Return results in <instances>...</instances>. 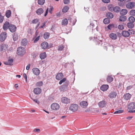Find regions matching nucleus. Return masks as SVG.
<instances>
[{"label":"nucleus","mask_w":135,"mask_h":135,"mask_svg":"<svg viewBox=\"0 0 135 135\" xmlns=\"http://www.w3.org/2000/svg\"><path fill=\"white\" fill-rule=\"evenodd\" d=\"M30 66V64H29L26 67V69L27 70H29Z\"/></svg>","instance_id":"680f3d73"},{"label":"nucleus","mask_w":135,"mask_h":135,"mask_svg":"<svg viewBox=\"0 0 135 135\" xmlns=\"http://www.w3.org/2000/svg\"><path fill=\"white\" fill-rule=\"evenodd\" d=\"M132 96L129 93H126L123 96V97L124 99L128 100H129Z\"/></svg>","instance_id":"ddd939ff"},{"label":"nucleus","mask_w":135,"mask_h":135,"mask_svg":"<svg viewBox=\"0 0 135 135\" xmlns=\"http://www.w3.org/2000/svg\"><path fill=\"white\" fill-rule=\"evenodd\" d=\"M120 10V7L118 6H115L114 7L113 11H114L115 12H118Z\"/></svg>","instance_id":"473e14b6"},{"label":"nucleus","mask_w":135,"mask_h":135,"mask_svg":"<svg viewBox=\"0 0 135 135\" xmlns=\"http://www.w3.org/2000/svg\"><path fill=\"white\" fill-rule=\"evenodd\" d=\"M12 36L13 39L14 41H16L18 40V36L16 33H14Z\"/></svg>","instance_id":"72a5a7b5"},{"label":"nucleus","mask_w":135,"mask_h":135,"mask_svg":"<svg viewBox=\"0 0 135 135\" xmlns=\"http://www.w3.org/2000/svg\"><path fill=\"white\" fill-rule=\"evenodd\" d=\"M39 20L38 19H35L33 20L32 21V23L33 24H36L38 22Z\"/></svg>","instance_id":"de8ad7c7"},{"label":"nucleus","mask_w":135,"mask_h":135,"mask_svg":"<svg viewBox=\"0 0 135 135\" xmlns=\"http://www.w3.org/2000/svg\"><path fill=\"white\" fill-rule=\"evenodd\" d=\"M135 6V3L134 2H131L126 4V7L129 9H132Z\"/></svg>","instance_id":"423d86ee"},{"label":"nucleus","mask_w":135,"mask_h":135,"mask_svg":"<svg viewBox=\"0 0 135 135\" xmlns=\"http://www.w3.org/2000/svg\"><path fill=\"white\" fill-rule=\"evenodd\" d=\"M64 75L62 73H58L56 76V78L57 80H60L63 77Z\"/></svg>","instance_id":"6ab92c4d"},{"label":"nucleus","mask_w":135,"mask_h":135,"mask_svg":"<svg viewBox=\"0 0 135 135\" xmlns=\"http://www.w3.org/2000/svg\"><path fill=\"white\" fill-rule=\"evenodd\" d=\"M128 108L130 110H133L135 109V103L131 102L129 103L128 106Z\"/></svg>","instance_id":"f8f14e48"},{"label":"nucleus","mask_w":135,"mask_h":135,"mask_svg":"<svg viewBox=\"0 0 135 135\" xmlns=\"http://www.w3.org/2000/svg\"><path fill=\"white\" fill-rule=\"evenodd\" d=\"M114 7L113 5L111 4H110L108 5V8L109 10L111 12H113Z\"/></svg>","instance_id":"c9c22d12"},{"label":"nucleus","mask_w":135,"mask_h":135,"mask_svg":"<svg viewBox=\"0 0 135 135\" xmlns=\"http://www.w3.org/2000/svg\"><path fill=\"white\" fill-rule=\"evenodd\" d=\"M11 11L10 10H7L6 13V16L8 18L11 16Z\"/></svg>","instance_id":"e433bc0d"},{"label":"nucleus","mask_w":135,"mask_h":135,"mask_svg":"<svg viewBox=\"0 0 135 135\" xmlns=\"http://www.w3.org/2000/svg\"><path fill=\"white\" fill-rule=\"evenodd\" d=\"M106 16L108 18H112L114 17L113 14L110 12H108L106 13Z\"/></svg>","instance_id":"b1692460"},{"label":"nucleus","mask_w":135,"mask_h":135,"mask_svg":"<svg viewBox=\"0 0 135 135\" xmlns=\"http://www.w3.org/2000/svg\"><path fill=\"white\" fill-rule=\"evenodd\" d=\"M8 48V46L7 45L4 44H3L2 45L1 47V49L2 51L6 50Z\"/></svg>","instance_id":"f704fd0d"},{"label":"nucleus","mask_w":135,"mask_h":135,"mask_svg":"<svg viewBox=\"0 0 135 135\" xmlns=\"http://www.w3.org/2000/svg\"><path fill=\"white\" fill-rule=\"evenodd\" d=\"M41 48L43 49H45L47 48L49 49L51 47L50 46L48 45V43L46 42H44L41 44Z\"/></svg>","instance_id":"39448f33"},{"label":"nucleus","mask_w":135,"mask_h":135,"mask_svg":"<svg viewBox=\"0 0 135 135\" xmlns=\"http://www.w3.org/2000/svg\"><path fill=\"white\" fill-rule=\"evenodd\" d=\"M68 23V21L66 19L63 20L62 21V24L64 25H66Z\"/></svg>","instance_id":"a19ab883"},{"label":"nucleus","mask_w":135,"mask_h":135,"mask_svg":"<svg viewBox=\"0 0 135 135\" xmlns=\"http://www.w3.org/2000/svg\"><path fill=\"white\" fill-rule=\"evenodd\" d=\"M43 84V83L42 82V81H40L37 82L36 83V85L37 86H41Z\"/></svg>","instance_id":"3c124183"},{"label":"nucleus","mask_w":135,"mask_h":135,"mask_svg":"<svg viewBox=\"0 0 135 135\" xmlns=\"http://www.w3.org/2000/svg\"><path fill=\"white\" fill-rule=\"evenodd\" d=\"M41 91V89L39 88H36L34 89L33 92L35 94H40Z\"/></svg>","instance_id":"a211bd4d"},{"label":"nucleus","mask_w":135,"mask_h":135,"mask_svg":"<svg viewBox=\"0 0 135 135\" xmlns=\"http://www.w3.org/2000/svg\"><path fill=\"white\" fill-rule=\"evenodd\" d=\"M127 19V17L124 15H122L119 17V21H124Z\"/></svg>","instance_id":"393cba45"},{"label":"nucleus","mask_w":135,"mask_h":135,"mask_svg":"<svg viewBox=\"0 0 135 135\" xmlns=\"http://www.w3.org/2000/svg\"><path fill=\"white\" fill-rule=\"evenodd\" d=\"M80 105L82 107L84 108L87 106L88 104L87 102L83 101L80 103Z\"/></svg>","instance_id":"aec40b11"},{"label":"nucleus","mask_w":135,"mask_h":135,"mask_svg":"<svg viewBox=\"0 0 135 135\" xmlns=\"http://www.w3.org/2000/svg\"><path fill=\"white\" fill-rule=\"evenodd\" d=\"M113 78L111 76L108 75L107 77V80L108 82L110 83L113 80Z\"/></svg>","instance_id":"bb28decb"},{"label":"nucleus","mask_w":135,"mask_h":135,"mask_svg":"<svg viewBox=\"0 0 135 135\" xmlns=\"http://www.w3.org/2000/svg\"><path fill=\"white\" fill-rule=\"evenodd\" d=\"M7 37V33L6 32L2 33L0 35V40L2 42L5 40Z\"/></svg>","instance_id":"9d476101"},{"label":"nucleus","mask_w":135,"mask_h":135,"mask_svg":"<svg viewBox=\"0 0 135 135\" xmlns=\"http://www.w3.org/2000/svg\"><path fill=\"white\" fill-rule=\"evenodd\" d=\"M135 21V18L133 16H131L128 18V21L130 22L134 23Z\"/></svg>","instance_id":"cd10ccee"},{"label":"nucleus","mask_w":135,"mask_h":135,"mask_svg":"<svg viewBox=\"0 0 135 135\" xmlns=\"http://www.w3.org/2000/svg\"><path fill=\"white\" fill-rule=\"evenodd\" d=\"M128 31H129V32L130 34V35H133L135 34V31L133 29H129L128 30Z\"/></svg>","instance_id":"ea45409f"},{"label":"nucleus","mask_w":135,"mask_h":135,"mask_svg":"<svg viewBox=\"0 0 135 135\" xmlns=\"http://www.w3.org/2000/svg\"><path fill=\"white\" fill-rule=\"evenodd\" d=\"M129 14L132 16H135V10L132 9L129 12Z\"/></svg>","instance_id":"79ce46f5"},{"label":"nucleus","mask_w":135,"mask_h":135,"mask_svg":"<svg viewBox=\"0 0 135 135\" xmlns=\"http://www.w3.org/2000/svg\"><path fill=\"white\" fill-rule=\"evenodd\" d=\"M117 95V93L116 91H112L109 94L108 97L110 99L115 98Z\"/></svg>","instance_id":"20e7f679"},{"label":"nucleus","mask_w":135,"mask_h":135,"mask_svg":"<svg viewBox=\"0 0 135 135\" xmlns=\"http://www.w3.org/2000/svg\"><path fill=\"white\" fill-rule=\"evenodd\" d=\"M31 99H32L36 103L39 104V102L36 99H33L32 98H31Z\"/></svg>","instance_id":"052dcab7"},{"label":"nucleus","mask_w":135,"mask_h":135,"mask_svg":"<svg viewBox=\"0 0 135 135\" xmlns=\"http://www.w3.org/2000/svg\"><path fill=\"white\" fill-rule=\"evenodd\" d=\"M128 113H135V110H129L128 111Z\"/></svg>","instance_id":"338daca9"},{"label":"nucleus","mask_w":135,"mask_h":135,"mask_svg":"<svg viewBox=\"0 0 135 135\" xmlns=\"http://www.w3.org/2000/svg\"><path fill=\"white\" fill-rule=\"evenodd\" d=\"M114 26L113 24H109L107 28L109 30H111V28L114 27Z\"/></svg>","instance_id":"09e8293b"},{"label":"nucleus","mask_w":135,"mask_h":135,"mask_svg":"<svg viewBox=\"0 0 135 135\" xmlns=\"http://www.w3.org/2000/svg\"><path fill=\"white\" fill-rule=\"evenodd\" d=\"M23 76L24 78L26 80V81L27 79V76L25 73L23 74Z\"/></svg>","instance_id":"e2e57ef3"},{"label":"nucleus","mask_w":135,"mask_h":135,"mask_svg":"<svg viewBox=\"0 0 135 135\" xmlns=\"http://www.w3.org/2000/svg\"><path fill=\"white\" fill-rule=\"evenodd\" d=\"M61 102L64 104H68L70 102V100L65 97H63L61 99Z\"/></svg>","instance_id":"6e6552de"},{"label":"nucleus","mask_w":135,"mask_h":135,"mask_svg":"<svg viewBox=\"0 0 135 135\" xmlns=\"http://www.w3.org/2000/svg\"><path fill=\"white\" fill-rule=\"evenodd\" d=\"M44 11L42 8L38 9L36 11V13L38 15H40L44 12Z\"/></svg>","instance_id":"5701e85b"},{"label":"nucleus","mask_w":135,"mask_h":135,"mask_svg":"<svg viewBox=\"0 0 135 135\" xmlns=\"http://www.w3.org/2000/svg\"><path fill=\"white\" fill-rule=\"evenodd\" d=\"M40 57L41 59H43L46 57V54L45 52H44L40 54Z\"/></svg>","instance_id":"7c9ffc66"},{"label":"nucleus","mask_w":135,"mask_h":135,"mask_svg":"<svg viewBox=\"0 0 135 135\" xmlns=\"http://www.w3.org/2000/svg\"><path fill=\"white\" fill-rule=\"evenodd\" d=\"M48 10H49V8H47L46 10L45 13L44 14V16H45V17L46 16H47V15L48 12Z\"/></svg>","instance_id":"bf43d9fd"},{"label":"nucleus","mask_w":135,"mask_h":135,"mask_svg":"<svg viewBox=\"0 0 135 135\" xmlns=\"http://www.w3.org/2000/svg\"><path fill=\"white\" fill-rule=\"evenodd\" d=\"M128 113H135V110H129L128 111Z\"/></svg>","instance_id":"774afa93"},{"label":"nucleus","mask_w":135,"mask_h":135,"mask_svg":"<svg viewBox=\"0 0 135 135\" xmlns=\"http://www.w3.org/2000/svg\"><path fill=\"white\" fill-rule=\"evenodd\" d=\"M127 26L129 28L132 29L134 27V25L132 23L129 22L127 23Z\"/></svg>","instance_id":"c85d7f7f"},{"label":"nucleus","mask_w":135,"mask_h":135,"mask_svg":"<svg viewBox=\"0 0 135 135\" xmlns=\"http://www.w3.org/2000/svg\"><path fill=\"white\" fill-rule=\"evenodd\" d=\"M40 37V36H39L35 38L34 41V43H36L39 40Z\"/></svg>","instance_id":"864d4df0"},{"label":"nucleus","mask_w":135,"mask_h":135,"mask_svg":"<svg viewBox=\"0 0 135 135\" xmlns=\"http://www.w3.org/2000/svg\"><path fill=\"white\" fill-rule=\"evenodd\" d=\"M102 1L105 3H108L110 2V0H102Z\"/></svg>","instance_id":"13d9d810"},{"label":"nucleus","mask_w":135,"mask_h":135,"mask_svg":"<svg viewBox=\"0 0 135 135\" xmlns=\"http://www.w3.org/2000/svg\"><path fill=\"white\" fill-rule=\"evenodd\" d=\"M118 28L120 30H122L124 28V26L122 25H119L118 26Z\"/></svg>","instance_id":"8fccbe9b"},{"label":"nucleus","mask_w":135,"mask_h":135,"mask_svg":"<svg viewBox=\"0 0 135 135\" xmlns=\"http://www.w3.org/2000/svg\"><path fill=\"white\" fill-rule=\"evenodd\" d=\"M110 22V20L108 18H105L104 19L103 22L104 23L106 24H107L109 23Z\"/></svg>","instance_id":"58836bf2"},{"label":"nucleus","mask_w":135,"mask_h":135,"mask_svg":"<svg viewBox=\"0 0 135 135\" xmlns=\"http://www.w3.org/2000/svg\"><path fill=\"white\" fill-rule=\"evenodd\" d=\"M98 105L99 107L103 108L106 107L107 102L103 100L99 102L98 103Z\"/></svg>","instance_id":"1a4fd4ad"},{"label":"nucleus","mask_w":135,"mask_h":135,"mask_svg":"<svg viewBox=\"0 0 135 135\" xmlns=\"http://www.w3.org/2000/svg\"><path fill=\"white\" fill-rule=\"evenodd\" d=\"M25 50L24 48L22 47H18L17 49V53L20 56H22L25 53Z\"/></svg>","instance_id":"f03ea898"},{"label":"nucleus","mask_w":135,"mask_h":135,"mask_svg":"<svg viewBox=\"0 0 135 135\" xmlns=\"http://www.w3.org/2000/svg\"><path fill=\"white\" fill-rule=\"evenodd\" d=\"M53 9V7L52 6H50V8L49 10V12L50 14H52V11Z\"/></svg>","instance_id":"5fc2aeb1"},{"label":"nucleus","mask_w":135,"mask_h":135,"mask_svg":"<svg viewBox=\"0 0 135 135\" xmlns=\"http://www.w3.org/2000/svg\"><path fill=\"white\" fill-rule=\"evenodd\" d=\"M109 88L108 85H103L100 87V89L103 91H105L107 90Z\"/></svg>","instance_id":"f3484780"},{"label":"nucleus","mask_w":135,"mask_h":135,"mask_svg":"<svg viewBox=\"0 0 135 135\" xmlns=\"http://www.w3.org/2000/svg\"><path fill=\"white\" fill-rule=\"evenodd\" d=\"M66 78H64L60 81L59 84L60 85H61L65 81L66 82Z\"/></svg>","instance_id":"49530a36"},{"label":"nucleus","mask_w":135,"mask_h":135,"mask_svg":"<svg viewBox=\"0 0 135 135\" xmlns=\"http://www.w3.org/2000/svg\"><path fill=\"white\" fill-rule=\"evenodd\" d=\"M45 2V0H38V3L40 5H43Z\"/></svg>","instance_id":"37998d69"},{"label":"nucleus","mask_w":135,"mask_h":135,"mask_svg":"<svg viewBox=\"0 0 135 135\" xmlns=\"http://www.w3.org/2000/svg\"><path fill=\"white\" fill-rule=\"evenodd\" d=\"M27 43V40L26 38H24L23 39L21 42L22 45V46H25L26 45Z\"/></svg>","instance_id":"4c0bfd02"},{"label":"nucleus","mask_w":135,"mask_h":135,"mask_svg":"<svg viewBox=\"0 0 135 135\" xmlns=\"http://www.w3.org/2000/svg\"><path fill=\"white\" fill-rule=\"evenodd\" d=\"M33 74L36 75H38L40 73L39 70L37 68H34L32 69Z\"/></svg>","instance_id":"4468645a"},{"label":"nucleus","mask_w":135,"mask_h":135,"mask_svg":"<svg viewBox=\"0 0 135 135\" xmlns=\"http://www.w3.org/2000/svg\"><path fill=\"white\" fill-rule=\"evenodd\" d=\"M128 11L126 9H123L120 11V14L121 15H126Z\"/></svg>","instance_id":"a878e982"},{"label":"nucleus","mask_w":135,"mask_h":135,"mask_svg":"<svg viewBox=\"0 0 135 135\" xmlns=\"http://www.w3.org/2000/svg\"><path fill=\"white\" fill-rule=\"evenodd\" d=\"M51 107L52 110H56L59 109L60 106L58 104L56 103H54L51 105Z\"/></svg>","instance_id":"0eeeda50"},{"label":"nucleus","mask_w":135,"mask_h":135,"mask_svg":"<svg viewBox=\"0 0 135 135\" xmlns=\"http://www.w3.org/2000/svg\"><path fill=\"white\" fill-rule=\"evenodd\" d=\"M50 35V34L49 33L47 32H45L44 34V38L45 39H47L49 37Z\"/></svg>","instance_id":"c756f323"},{"label":"nucleus","mask_w":135,"mask_h":135,"mask_svg":"<svg viewBox=\"0 0 135 135\" xmlns=\"http://www.w3.org/2000/svg\"><path fill=\"white\" fill-rule=\"evenodd\" d=\"M69 84V81H66L64 84L60 87L59 89L60 91H63L66 90Z\"/></svg>","instance_id":"f257e3e1"},{"label":"nucleus","mask_w":135,"mask_h":135,"mask_svg":"<svg viewBox=\"0 0 135 135\" xmlns=\"http://www.w3.org/2000/svg\"><path fill=\"white\" fill-rule=\"evenodd\" d=\"M16 26L12 24H10L9 27V29L10 31L12 33L15 32L16 31Z\"/></svg>","instance_id":"9b49d317"},{"label":"nucleus","mask_w":135,"mask_h":135,"mask_svg":"<svg viewBox=\"0 0 135 135\" xmlns=\"http://www.w3.org/2000/svg\"><path fill=\"white\" fill-rule=\"evenodd\" d=\"M3 16L1 15V13L0 12V23L3 22Z\"/></svg>","instance_id":"603ef678"},{"label":"nucleus","mask_w":135,"mask_h":135,"mask_svg":"<svg viewBox=\"0 0 135 135\" xmlns=\"http://www.w3.org/2000/svg\"><path fill=\"white\" fill-rule=\"evenodd\" d=\"M13 61V59H9L7 61L5 62L4 64L7 65H12Z\"/></svg>","instance_id":"4be33fe9"},{"label":"nucleus","mask_w":135,"mask_h":135,"mask_svg":"<svg viewBox=\"0 0 135 135\" xmlns=\"http://www.w3.org/2000/svg\"><path fill=\"white\" fill-rule=\"evenodd\" d=\"M109 37L112 40H115L117 39V36L114 33H112L109 34Z\"/></svg>","instance_id":"412c9836"},{"label":"nucleus","mask_w":135,"mask_h":135,"mask_svg":"<svg viewBox=\"0 0 135 135\" xmlns=\"http://www.w3.org/2000/svg\"><path fill=\"white\" fill-rule=\"evenodd\" d=\"M10 24H9V23L8 22H6L3 25V28L4 30H6L8 28H9V27Z\"/></svg>","instance_id":"dca6fc26"},{"label":"nucleus","mask_w":135,"mask_h":135,"mask_svg":"<svg viewBox=\"0 0 135 135\" xmlns=\"http://www.w3.org/2000/svg\"><path fill=\"white\" fill-rule=\"evenodd\" d=\"M69 8L67 6H65L62 9V12L64 13H66L69 10Z\"/></svg>","instance_id":"2f4dec72"},{"label":"nucleus","mask_w":135,"mask_h":135,"mask_svg":"<svg viewBox=\"0 0 135 135\" xmlns=\"http://www.w3.org/2000/svg\"><path fill=\"white\" fill-rule=\"evenodd\" d=\"M63 1L65 4H68L70 3V0H64Z\"/></svg>","instance_id":"4d7b16f0"},{"label":"nucleus","mask_w":135,"mask_h":135,"mask_svg":"<svg viewBox=\"0 0 135 135\" xmlns=\"http://www.w3.org/2000/svg\"><path fill=\"white\" fill-rule=\"evenodd\" d=\"M78 106L77 104H73L70 106L69 109L73 112H74L78 109Z\"/></svg>","instance_id":"7ed1b4c3"},{"label":"nucleus","mask_w":135,"mask_h":135,"mask_svg":"<svg viewBox=\"0 0 135 135\" xmlns=\"http://www.w3.org/2000/svg\"><path fill=\"white\" fill-rule=\"evenodd\" d=\"M133 86L132 85H130L128 86L126 88L127 90H128L133 88Z\"/></svg>","instance_id":"6e6d98bb"},{"label":"nucleus","mask_w":135,"mask_h":135,"mask_svg":"<svg viewBox=\"0 0 135 135\" xmlns=\"http://www.w3.org/2000/svg\"><path fill=\"white\" fill-rule=\"evenodd\" d=\"M123 112V110H120L115 112L114 114H119L122 113Z\"/></svg>","instance_id":"c03bdc74"},{"label":"nucleus","mask_w":135,"mask_h":135,"mask_svg":"<svg viewBox=\"0 0 135 135\" xmlns=\"http://www.w3.org/2000/svg\"><path fill=\"white\" fill-rule=\"evenodd\" d=\"M122 35L125 37H127L130 36V34L128 30V31H123L122 32Z\"/></svg>","instance_id":"2eb2a0df"},{"label":"nucleus","mask_w":135,"mask_h":135,"mask_svg":"<svg viewBox=\"0 0 135 135\" xmlns=\"http://www.w3.org/2000/svg\"><path fill=\"white\" fill-rule=\"evenodd\" d=\"M34 132H39L40 131V129L38 128H36L34 130Z\"/></svg>","instance_id":"0e129e2a"},{"label":"nucleus","mask_w":135,"mask_h":135,"mask_svg":"<svg viewBox=\"0 0 135 135\" xmlns=\"http://www.w3.org/2000/svg\"><path fill=\"white\" fill-rule=\"evenodd\" d=\"M133 118L132 116L128 117L127 118V119H128L130 120Z\"/></svg>","instance_id":"69168bd1"},{"label":"nucleus","mask_w":135,"mask_h":135,"mask_svg":"<svg viewBox=\"0 0 135 135\" xmlns=\"http://www.w3.org/2000/svg\"><path fill=\"white\" fill-rule=\"evenodd\" d=\"M58 50L59 51H62V50L64 48V45H61L58 46Z\"/></svg>","instance_id":"a18cd8bd"}]
</instances>
